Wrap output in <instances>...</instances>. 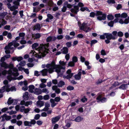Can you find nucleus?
<instances>
[{"instance_id": "obj_1", "label": "nucleus", "mask_w": 129, "mask_h": 129, "mask_svg": "<svg viewBox=\"0 0 129 129\" xmlns=\"http://www.w3.org/2000/svg\"><path fill=\"white\" fill-rule=\"evenodd\" d=\"M49 44H41L39 46V44L35 43L32 45L33 49H35L34 51L32 50L30 52V54H32V57L34 56L37 58H41L45 56L49 51L48 48Z\"/></svg>"}, {"instance_id": "obj_2", "label": "nucleus", "mask_w": 129, "mask_h": 129, "mask_svg": "<svg viewBox=\"0 0 129 129\" xmlns=\"http://www.w3.org/2000/svg\"><path fill=\"white\" fill-rule=\"evenodd\" d=\"M46 67L47 69H45L40 71L41 74L44 76H46L48 72L49 73H51L54 71L57 73L58 76H61L63 74L64 71V68L60 69V66L55 65L54 61H52L51 63L47 64H46Z\"/></svg>"}, {"instance_id": "obj_3", "label": "nucleus", "mask_w": 129, "mask_h": 129, "mask_svg": "<svg viewBox=\"0 0 129 129\" xmlns=\"http://www.w3.org/2000/svg\"><path fill=\"white\" fill-rule=\"evenodd\" d=\"M9 68L10 69L8 71L5 70L3 71L2 74L3 75H5L8 74V75L7 77V79L10 81L16 79L15 77L19 75L18 72V70L16 68H13V64L10 63L8 64Z\"/></svg>"}, {"instance_id": "obj_4", "label": "nucleus", "mask_w": 129, "mask_h": 129, "mask_svg": "<svg viewBox=\"0 0 129 129\" xmlns=\"http://www.w3.org/2000/svg\"><path fill=\"white\" fill-rule=\"evenodd\" d=\"M19 37H18L15 38V40L10 43L8 46H5V52L6 54L10 53L11 51V50H13L14 47H16L19 45L18 40L20 39V37L23 38L25 35V34L24 33H20L19 34Z\"/></svg>"}, {"instance_id": "obj_5", "label": "nucleus", "mask_w": 129, "mask_h": 129, "mask_svg": "<svg viewBox=\"0 0 129 129\" xmlns=\"http://www.w3.org/2000/svg\"><path fill=\"white\" fill-rule=\"evenodd\" d=\"M9 85H5L0 89V93H2L5 91L8 92L10 91H15L16 90V89L15 87L13 86L9 88Z\"/></svg>"}, {"instance_id": "obj_6", "label": "nucleus", "mask_w": 129, "mask_h": 129, "mask_svg": "<svg viewBox=\"0 0 129 129\" xmlns=\"http://www.w3.org/2000/svg\"><path fill=\"white\" fill-rule=\"evenodd\" d=\"M105 36L106 38L107 39L105 40V42L107 44H108L110 42V40H114L116 39V38L113 36L112 34L109 33H105Z\"/></svg>"}, {"instance_id": "obj_7", "label": "nucleus", "mask_w": 129, "mask_h": 129, "mask_svg": "<svg viewBox=\"0 0 129 129\" xmlns=\"http://www.w3.org/2000/svg\"><path fill=\"white\" fill-rule=\"evenodd\" d=\"M95 15L97 16V19L99 20H105L106 18V15L105 14H103L100 11H96Z\"/></svg>"}, {"instance_id": "obj_8", "label": "nucleus", "mask_w": 129, "mask_h": 129, "mask_svg": "<svg viewBox=\"0 0 129 129\" xmlns=\"http://www.w3.org/2000/svg\"><path fill=\"white\" fill-rule=\"evenodd\" d=\"M66 73L67 75H64L63 77L64 79L66 78L69 79L71 78L74 75L73 73H71V69H68Z\"/></svg>"}, {"instance_id": "obj_9", "label": "nucleus", "mask_w": 129, "mask_h": 129, "mask_svg": "<svg viewBox=\"0 0 129 129\" xmlns=\"http://www.w3.org/2000/svg\"><path fill=\"white\" fill-rule=\"evenodd\" d=\"M24 123L25 126L31 127L32 124H35L36 123V122L34 119H31L30 121H25L24 122Z\"/></svg>"}, {"instance_id": "obj_10", "label": "nucleus", "mask_w": 129, "mask_h": 129, "mask_svg": "<svg viewBox=\"0 0 129 129\" xmlns=\"http://www.w3.org/2000/svg\"><path fill=\"white\" fill-rule=\"evenodd\" d=\"M81 28L86 33L88 32L91 30L90 28L87 26V24L84 23L82 24Z\"/></svg>"}, {"instance_id": "obj_11", "label": "nucleus", "mask_w": 129, "mask_h": 129, "mask_svg": "<svg viewBox=\"0 0 129 129\" xmlns=\"http://www.w3.org/2000/svg\"><path fill=\"white\" fill-rule=\"evenodd\" d=\"M98 102H101L102 103H104L107 101V99L105 98H102L101 96L99 95L96 98Z\"/></svg>"}, {"instance_id": "obj_12", "label": "nucleus", "mask_w": 129, "mask_h": 129, "mask_svg": "<svg viewBox=\"0 0 129 129\" xmlns=\"http://www.w3.org/2000/svg\"><path fill=\"white\" fill-rule=\"evenodd\" d=\"M42 26H41L40 24L39 23H37L36 25H34L33 28V30H37L39 31Z\"/></svg>"}, {"instance_id": "obj_13", "label": "nucleus", "mask_w": 129, "mask_h": 129, "mask_svg": "<svg viewBox=\"0 0 129 129\" xmlns=\"http://www.w3.org/2000/svg\"><path fill=\"white\" fill-rule=\"evenodd\" d=\"M32 103V102L31 101H29L25 102L24 101H22L20 102V104L21 105H24L25 106H26L31 105Z\"/></svg>"}, {"instance_id": "obj_14", "label": "nucleus", "mask_w": 129, "mask_h": 129, "mask_svg": "<svg viewBox=\"0 0 129 129\" xmlns=\"http://www.w3.org/2000/svg\"><path fill=\"white\" fill-rule=\"evenodd\" d=\"M60 118V116H59L52 118L51 120L52 124H55L56 122L59 121Z\"/></svg>"}, {"instance_id": "obj_15", "label": "nucleus", "mask_w": 129, "mask_h": 129, "mask_svg": "<svg viewBox=\"0 0 129 129\" xmlns=\"http://www.w3.org/2000/svg\"><path fill=\"white\" fill-rule=\"evenodd\" d=\"M56 39V37L54 36H49L46 39V41L47 42L53 41L55 40Z\"/></svg>"}, {"instance_id": "obj_16", "label": "nucleus", "mask_w": 129, "mask_h": 129, "mask_svg": "<svg viewBox=\"0 0 129 129\" xmlns=\"http://www.w3.org/2000/svg\"><path fill=\"white\" fill-rule=\"evenodd\" d=\"M82 73L81 72L79 71L78 73L74 76V78L75 79L77 80H79L81 79V76Z\"/></svg>"}, {"instance_id": "obj_17", "label": "nucleus", "mask_w": 129, "mask_h": 129, "mask_svg": "<svg viewBox=\"0 0 129 129\" xmlns=\"http://www.w3.org/2000/svg\"><path fill=\"white\" fill-rule=\"evenodd\" d=\"M71 12L75 13H77L79 11V7L78 6H75L73 9H71Z\"/></svg>"}, {"instance_id": "obj_18", "label": "nucleus", "mask_w": 129, "mask_h": 129, "mask_svg": "<svg viewBox=\"0 0 129 129\" xmlns=\"http://www.w3.org/2000/svg\"><path fill=\"white\" fill-rule=\"evenodd\" d=\"M59 63L60 64V65H59L60 66V69H61V68H64V72L65 71V67L64 66H65L66 63V62H64L63 61H59ZM55 65H56L55 64Z\"/></svg>"}, {"instance_id": "obj_19", "label": "nucleus", "mask_w": 129, "mask_h": 129, "mask_svg": "<svg viewBox=\"0 0 129 129\" xmlns=\"http://www.w3.org/2000/svg\"><path fill=\"white\" fill-rule=\"evenodd\" d=\"M44 105V102L43 101H38L37 102L36 105L38 107H41L43 106Z\"/></svg>"}, {"instance_id": "obj_20", "label": "nucleus", "mask_w": 129, "mask_h": 129, "mask_svg": "<svg viewBox=\"0 0 129 129\" xmlns=\"http://www.w3.org/2000/svg\"><path fill=\"white\" fill-rule=\"evenodd\" d=\"M68 49L67 47H63L61 50V52L64 54H67L68 52Z\"/></svg>"}, {"instance_id": "obj_21", "label": "nucleus", "mask_w": 129, "mask_h": 129, "mask_svg": "<svg viewBox=\"0 0 129 129\" xmlns=\"http://www.w3.org/2000/svg\"><path fill=\"white\" fill-rule=\"evenodd\" d=\"M33 92L36 94L39 95L42 93V91L39 88H36Z\"/></svg>"}, {"instance_id": "obj_22", "label": "nucleus", "mask_w": 129, "mask_h": 129, "mask_svg": "<svg viewBox=\"0 0 129 129\" xmlns=\"http://www.w3.org/2000/svg\"><path fill=\"white\" fill-rule=\"evenodd\" d=\"M127 84H122L118 88L123 90L126 89L127 87Z\"/></svg>"}, {"instance_id": "obj_23", "label": "nucleus", "mask_w": 129, "mask_h": 129, "mask_svg": "<svg viewBox=\"0 0 129 129\" xmlns=\"http://www.w3.org/2000/svg\"><path fill=\"white\" fill-rule=\"evenodd\" d=\"M83 119V118L80 116L77 117L75 119L73 120L77 122H80L82 121Z\"/></svg>"}, {"instance_id": "obj_24", "label": "nucleus", "mask_w": 129, "mask_h": 129, "mask_svg": "<svg viewBox=\"0 0 129 129\" xmlns=\"http://www.w3.org/2000/svg\"><path fill=\"white\" fill-rule=\"evenodd\" d=\"M41 36V34L40 33H36L33 35V37L34 39H36L40 38Z\"/></svg>"}, {"instance_id": "obj_25", "label": "nucleus", "mask_w": 129, "mask_h": 129, "mask_svg": "<svg viewBox=\"0 0 129 129\" xmlns=\"http://www.w3.org/2000/svg\"><path fill=\"white\" fill-rule=\"evenodd\" d=\"M1 67H4L5 69H7L9 68L8 64L5 62H2L1 64Z\"/></svg>"}, {"instance_id": "obj_26", "label": "nucleus", "mask_w": 129, "mask_h": 129, "mask_svg": "<svg viewBox=\"0 0 129 129\" xmlns=\"http://www.w3.org/2000/svg\"><path fill=\"white\" fill-rule=\"evenodd\" d=\"M23 98L24 100H28L29 97L28 96V93L27 92H26L23 94Z\"/></svg>"}, {"instance_id": "obj_27", "label": "nucleus", "mask_w": 129, "mask_h": 129, "mask_svg": "<svg viewBox=\"0 0 129 129\" xmlns=\"http://www.w3.org/2000/svg\"><path fill=\"white\" fill-rule=\"evenodd\" d=\"M2 117L5 119L6 120H9L11 118V117L10 116H8L6 114H4L2 116Z\"/></svg>"}, {"instance_id": "obj_28", "label": "nucleus", "mask_w": 129, "mask_h": 129, "mask_svg": "<svg viewBox=\"0 0 129 129\" xmlns=\"http://www.w3.org/2000/svg\"><path fill=\"white\" fill-rule=\"evenodd\" d=\"M35 88V86L33 85H30L29 86V91L30 92L32 93L34 92V90Z\"/></svg>"}, {"instance_id": "obj_29", "label": "nucleus", "mask_w": 129, "mask_h": 129, "mask_svg": "<svg viewBox=\"0 0 129 129\" xmlns=\"http://www.w3.org/2000/svg\"><path fill=\"white\" fill-rule=\"evenodd\" d=\"M50 101L51 103V106L52 107H53L56 105V104L55 102V101L53 99H51Z\"/></svg>"}, {"instance_id": "obj_30", "label": "nucleus", "mask_w": 129, "mask_h": 129, "mask_svg": "<svg viewBox=\"0 0 129 129\" xmlns=\"http://www.w3.org/2000/svg\"><path fill=\"white\" fill-rule=\"evenodd\" d=\"M43 2L44 3H47L48 5L49 6H51L50 4L52 3V0H43Z\"/></svg>"}, {"instance_id": "obj_31", "label": "nucleus", "mask_w": 129, "mask_h": 129, "mask_svg": "<svg viewBox=\"0 0 129 129\" xmlns=\"http://www.w3.org/2000/svg\"><path fill=\"white\" fill-rule=\"evenodd\" d=\"M42 92L46 94H48L49 93V91L48 89L46 88H44L41 90Z\"/></svg>"}, {"instance_id": "obj_32", "label": "nucleus", "mask_w": 129, "mask_h": 129, "mask_svg": "<svg viewBox=\"0 0 129 129\" xmlns=\"http://www.w3.org/2000/svg\"><path fill=\"white\" fill-rule=\"evenodd\" d=\"M30 110L31 109L30 108L25 109L24 110H22L21 111V112H24L25 113H28L29 111H30Z\"/></svg>"}, {"instance_id": "obj_33", "label": "nucleus", "mask_w": 129, "mask_h": 129, "mask_svg": "<svg viewBox=\"0 0 129 129\" xmlns=\"http://www.w3.org/2000/svg\"><path fill=\"white\" fill-rule=\"evenodd\" d=\"M18 8V7L16 6V5H14L12 6V7L10 8V9L11 11H14L15 10V9H17Z\"/></svg>"}, {"instance_id": "obj_34", "label": "nucleus", "mask_w": 129, "mask_h": 129, "mask_svg": "<svg viewBox=\"0 0 129 129\" xmlns=\"http://www.w3.org/2000/svg\"><path fill=\"white\" fill-rule=\"evenodd\" d=\"M65 83L64 82L62 81H60L58 84V86L59 87H61L62 86L64 85Z\"/></svg>"}, {"instance_id": "obj_35", "label": "nucleus", "mask_w": 129, "mask_h": 129, "mask_svg": "<svg viewBox=\"0 0 129 129\" xmlns=\"http://www.w3.org/2000/svg\"><path fill=\"white\" fill-rule=\"evenodd\" d=\"M13 99H12L11 98H9L8 99L7 102L8 104L9 105L12 104L13 101Z\"/></svg>"}, {"instance_id": "obj_36", "label": "nucleus", "mask_w": 129, "mask_h": 129, "mask_svg": "<svg viewBox=\"0 0 129 129\" xmlns=\"http://www.w3.org/2000/svg\"><path fill=\"white\" fill-rule=\"evenodd\" d=\"M107 18L109 20H111L114 19V17L112 15H109L107 16Z\"/></svg>"}, {"instance_id": "obj_37", "label": "nucleus", "mask_w": 129, "mask_h": 129, "mask_svg": "<svg viewBox=\"0 0 129 129\" xmlns=\"http://www.w3.org/2000/svg\"><path fill=\"white\" fill-rule=\"evenodd\" d=\"M25 62L24 61H22L19 62V65L21 66H24L25 65Z\"/></svg>"}, {"instance_id": "obj_38", "label": "nucleus", "mask_w": 129, "mask_h": 129, "mask_svg": "<svg viewBox=\"0 0 129 129\" xmlns=\"http://www.w3.org/2000/svg\"><path fill=\"white\" fill-rule=\"evenodd\" d=\"M34 74L35 76H40L41 74V72H39L37 71H35Z\"/></svg>"}, {"instance_id": "obj_39", "label": "nucleus", "mask_w": 129, "mask_h": 129, "mask_svg": "<svg viewBox=\"0 0 129 129\" xmlns=\"http://www.w3.org/2000/svg\"><path fill=\"white\" fill-rule=\"evenodd\" d=\"M0 22H1V24L2 25H5L7 23V21L3 19H2L1 20Z\"/></svg>"}, {"instance_id": "obj_40", "label": "nucleus", "mask_w": 129, "mask_h": 129, "mask_svg": "<svg viewBox=\"0 0 129 129\" xmlns=\"http://www.w3.org/2000/svg\"><path fill=\"white\" fill-rule=\"evenodd\" d=\"M74 65L75 63L72 61L70 62L68 64V66L72 67L74 66Z\"/></svg>"}, {"instance_id": "obj_41", "label": "nucleus", "mask_w": 129, "mask_h": 129, "mask_svg": "<svg viewBox=\"0 0 129 129\" xmlns=\"http://www.w3.org/2000/svg\"><path fill=\"white\" fill-rule=\"evenodd\" d=\"M6 13H1L0 14V17H1V19H3V18H4L5 16L6 15Z\"/></svg>"}, {"instance_id": "obj_42", "label": "nucleus", "mask_w": 129, "mask_h": 129, "mask_svg": "<svg viewBox=\"0 0 129 129\" xmlns=\"http://www.w3.org/2000/svg\"><path fill=\"white\" fill-rule=\"evenodd\" d=\"M72 61L74 63L77 62L78 60L76 56H74L72 58Z\"/></svg>"}, {"instance_id": "obj_43", "label": "nucleus", "mask_w": 129, "mask_h": 129, "mask_svg": "<svg viewBox=\"0 0 129 129\" xmlns=\"http://www.w3.org/2000/svg\"><path fill=\"white\" fill-rule=\"evenodd\" d=\"M46 86V85L43 83H42L40 84L39 85V87L41 88H44Z\"/></svg>"}, {"instance_id": "obj_44", "label": "nucleus", "mask_w": 129, "mask_h": 129, "mask_svg": "<svg viewBox=\"0 0 129 129\" xmlns=\"http://www.w3.org/2000/svg\"><path fill=\"white\" fill-rule=\"evenodd\" d=\"M63 36L62 35H58L56 37V39L58 40H61L63 38Z\"/></svg>"}, {"instance_id": "obj_45", "label": "nucleus", "mask_w": 129, "mask_h": 129, "mask_svg": "<svg viewBox=\"0 0 129 129\" xmlns=\"http://www.w3.org/2000/svg\"><path fill=\"white\" fill-rule=\"evenodd\" d=\"M81 11H84L85 10H86L87 11H89V10L87 7H82L80 9Z\"/></svg>"}, {"instance_id": "obj_46", "label": "nucleus", "mask_w": 129, "mask_h": 129, "mask_svg": "<svg viewBox=\"0 0 129 129\" xmlns=\"http://www.w3.org/2000/svg\"><path fill=\"white\" fill-rule=\"evenodd\" d=\"M97 42V41L96 40H92L91 41L90 43L91 46H92L93 44H95Z\"/></svg>"}, {"instance_id": "obj_47", "label": "nucleus", "mask_w": 129, "mask_h": 129, "mask_svg": "<svg viewBox=\"0 0 129 129\" xmlns=\"http://www.w3.org/2000/svg\"><path fill=\"white\" fill-rule=\"evenodd\" d=\"M64 5H65V6H66L68 8H70L72 7V6L71 4H68V3L67 2L65 3L64 4Z\"/></svg>"}, {"instance_id": "obj_48", "label": "nucleus", "mask_w": 129, "mask_h": 129, "mask_svg": "<svg viewBox=\"0 0 129 129\" xmlns=\"http://www.w3.org/2000/svg\"><path fill=\"white\" fill-rule=\"evenodd\" d=\"M127 16V14L125 13H123L121 15V17L123 18H125Z\"/></svg>"}, {"instance_id": "obj_49", "label": "nucleus", "mask_w": 129, "mask_h": 129, "mask_svg": "<svg viewBox=\"0 0 129 129\" xmlns=\"http://www.w3.org/2000/svg\"><path fill=\"white\" fill-rule=\"evenodd\" d=\"M60 99H61L60 97H56L55 98L54 100L56 102H58L59 101Z\"/></svg>"}, {"instance_id": "obj_50", "label": "nucleus", "mask_w": 129, "mask_h": 129, "mask_svg": "<svg viewBox=\"0 0 129 129\" xmlns=\"http://www.w3.org/2000/svg\"><path fill=\"white\" fill-rule=\"evenodd\" d=\"M112 35H113V36H114L116 38V39L117 38V32L116 31H114L112 32Z\"/></svg>"}, {"instance_id": "obj_51", "label": "nucleus", "mask_w": 129, "mask_h": 129, "mask_svg": "<svg viewBox=\"0 0 129 129\" xmlns=\"http://www.w3.org/2000/svg\"><path fill=\"white\" fill-rule=\"evenodd\" d=\"M67 89L68 90H72L74 89V87L72 86H69L67 87Z\"/></svg>"}, {"instance_id": "obj_52", "label": "nucleus", "mask_w": 129, "mask_h": 129, "mask_svg": "<svg viewBox=\"0 0 129 129\" xmlns=\"http://www.w3.org/2000/svg\"><path fill=\"white\" fill-rule=\"evenodd\" d=\"M117 35L119 37H122L123 36V34L122 32L120 31L118 33Z\"/></svg>"}, {"instance_id": "obj_53", "label": "nucleus", "mask_w": 129, "mask_h": 129, "mask_svg": "<svg viewBox=\"0 0 129 129\" xmlns=\"http://www.w3.org/2000/svg\"><path fill=\"white\" fill-rule=\"evenodd\" d=\"M40 117V115L39 114H36L34 117V119L36 120H37L39 119Z\"/></svg>"}, {"instance_id": "obj_54", "label": "nucleus", "mask_w": 129, "mask_h": 129, "mask_svg": "<svg viewBox=\"0 0 129 129\" xmlns=\"http://www.w3.org/2000/svg\"><path fill=\"white\" fill-rule=\"evenodd\" d=\"M8 109V108L5 107L2 109L1 111L3 112H5L7 111Z\"/></svg>"}, {"instance_id": "obj_55", "label": "nucleus", "mask_w": 129, "mask_h": 129, "mask_svg": "<svg viewBox=\"0 0 129 129\" xmlns=\"http://www.w3.org/2000/svg\"><path fill=\"white\" fill-rule=\"evenodd\" d=\"M113 21H111L110 22L108 23V25L111 27H112L113 26Z\"/></svg>"}, {"instance_id": "obj_56", "label": "nucleus", "mask_w": 129, "mask_h": 129, "mask_svg": "<svg viewBox=\"0 0 129 129\" xmlns=\"http://www.w3.org/2000/svg\"><path fill=\"white\" fill-rule=\"evenodd\" d=\"M121 83H119L117 82H115L113 84V86L114 87L120 85Z\"/></svg>"}, {"instance_id": "obj_57", "label": "nucleus", "mask_w": 129, "mask_h": 129, "mask_svg": "<svg viewBox=\"0 0 129 129\" xmlns=\"http://www.w3.org/2000/svg\"><path fill=\"white\" fill-rule=\"evenodd\" d=\"M17 101L15 99H13L12 104L13 105H15L17 104Z\"/></svg>"}, {"instance_id": "obj_58", "label": "nucleus", "mask_w": 129, "mask_h": 129, "mask_svg": "<svg viewBox=\"0 0 129 129\" xmlns=\"http://www.w3.org/2000/svg\"><path fill=\"white\" fill-rule=\"evenodd\" d=\"M66 46L68 47H70L71 46V43L70 42H68L66 44Z\"/></svg>"}, {"instance_id": "obj_59", "label": "nucleus", "mask_w": 129, "mask_h": 129, "mask_svg": "<svg viewBox=\"0 0 129 129\" xmlns=\"http://www.w3.org/2000/svg\"><path fill=\"white\" fill-rule=\"evenodd\" d=\"M65 58L67 60H68L70 58V55L69 54H67L65 55Z\"/></svg>"}, {"instance_id": "obj_60", "label": "nucleus", "mask_w": 129, "mask_h": 129, "mask_svg": "<svg viewBox=\"0 0 129 129\" xmlns=\"http://www.w3.org/2000/svg\"><path fill=\"white\" fill-rule=\"evenodd\" d=\"M49 98V96L48 95H44L43 97L44 99L45 100H48Z\"/></svg>"}, {"instance_id": "obj_61", "label": "nucleus", "mask_w": 129, "mask_h": 129, "mask_svg": "<svg viewBox=\"0 0 129 129\" xmlns=\"http://www.w3.org/2000/svg\"><path fill=\"white\" fill-rule=\"evenodd\" d=\"M101 54L102 55H106V53L104 50H102L101 51Z\"/></svg>"}, {"instance_id": "obj_62", "label": "nucleus", "mask_w": 129, "mask_h": 129, "mask_svg": "<svg viewBox=\"0 0 129 129\" xmlns=\"http://www.w3.org/2000/svg\"><path fill=\"white\" fill-rule=\"evenodd\" d=\"M49 109V108L47 107H46L45 106V108L43 109L41 111H46L48 110Z\"/></svg>"}, {"instance_id": "obj_63", "label": "nucleus", "mask_w": 129, "mask_h": 129, "mask_svg": "<svg viewBox=\"0 0 129 129\" xmlns=\"http://www.w3.org/2000/svg\"><path fill=\"white\" fill-rule=\"evenodd\" d=\"M47 16L50 19H52L53 18V16L51 14H47Z\"/></svg>"}, {"instance_id": "obj_64", "label": "nucleus", "mask_w": 129, "mask_h": 129, "mask_svg": "<svg viewBox=\"0 0 129 129\" xmlns=\"http://www.w3.org/2000/svg\"><path fill=\"white\" fill-rule=\"evenodd\" d=\"M22 122L21 121H18L16 122V124L19 126L21 125L22 124Z\"/></svg>"}]
</instances>
